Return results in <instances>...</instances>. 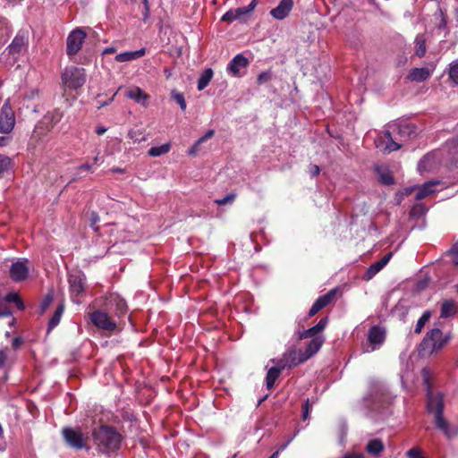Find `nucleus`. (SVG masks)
Returning <instances> with one entry per match:
<instances>
[{
	"label": "nucleus",
	"instance_id": "f257e3e1",
	"mask_svg": "<svg viewBox=\"0 0 458 458\" xmlns=\"http://www.w3.org/2000/svg\"><path fill=\"white\" fill-rule=\"evenodd\" d=\"M424 384L427 391V411L434 416L436 428L440 430L446 437L451 438L456 435L457 431L444 418V395L440 392H434L429 384L430 370L424 368L421 371Z\"/></svg>",
	"mask_w": 458,
	"mask_h": 458
},
{
	"label": "nucleus",
	"instance_id": "f03ea898",
	"mask_svg": "<svg viewBox=\"0 0 458 458\" xmlns=\"http://www.w3.org/2000/svg\"><path fill=\"white\" fill-rule=\"evenodd\" d=\"M95 445L102 453L116 451L121 445V435L110 426H101L93 431Z\"/></svg>",
	"mask_w": 458,
	"mask_h": 458
},
{
	"label": "nucleus",
	"instance_id": "7ed1b4c3",
	"mask_svg": "<svg viewBox=\"0 0 458 458\" xmlns=\"http://www.w3.org/2000/svg\"><path fill=\"white\" fill-rule=\"evenodd\" d=\"M391 395L386 386L379 382L373 381L369 386V392L364 398L366 405L372 410H378L381 406L389 403Z\"/></svg>",
	"mask_w": 458,
	"mask_h": 458
},
{
	"label": "nucleus",
	"instance_id": "20e7f679",
	"mask_svg": "<svg viewBox=\"0 0 458 458\" xmlns=\"http://www.w3.org/2000/svg\"><path fill=\"white\" fill-rule=\"evenodd\" d=\"M447 340L448 338L444 336L440 329L434 328L422 340L420 345V353L421 355H430L442 349Z\"/></svg>",
	"mask_w": 458,
	"mask_h": 458
},
{
	"label": "nucleus",
	"instance_id": "39448f33",
	"mask_svg": "<svg viewBox=\"0 0 458 458\" xmlns=\"http://www.w3.org/2000/svg\"><path fill=\"white\" fill-rule=\"evenodd\" d=\"M87 75L83 68L67 66L61 72L62 83L65 89L76 90L86 82Z\"/></svg>",
	"mask_w": 458,
	"mask_h": 458
},
{
	"label": "nucleus",
	"instance_id": "423d86ee",
	"mask_svg": "<svg viewBox=\"0 0 458 458\" xmlns=\"http://www.w3.org/2000/svg\"><path fill=\"white\" fill-rule=\"evenodd\" d=\"M68 282L72 301L76 304H81L86 291L85 275L81 271L71 273L68 276Z\"/></svg>",
	"mask_w": 458,
	"mask_h": 458
},
{
	"label": "nucleus",
	"instance_id": "0eeeda50",
	"mask_svg": "<svg viewBox=\"0 0 458 458\" xmlns=\"http://www.w3.org/2000/svg\"><path fill=\"white\" fill-rule=\"evenodd\" d=\"M386 337V329L379 326L371 327L367 334V341L362 344L361 349L365 353L379 350L384 344Z\"/></svg>",
	"mask_w": 458,
	"mask_h": 458
},
{
	"label": "nucleus",
	"instance_id": "6e6552de",
	"mask_svg": "<svg viewBox=\"0 0 458 458\" xmlns=\"http://www.w3.org/2000/svg\"><path fill=\"white\" fill-rule=\"evenodd\" d=\"M377 148L384 153H390L401 148L402 144L394 140L390 130H385L377 134L375 139Z\"/></svg>",
	"mask_w": 458,
	"mask_h": 458
},
{
	"label": "nucleus",
	"instance_id": "1a4fd4ad",
	"mask_svg": "<svg viewBox=\"0 0 458 458\" xmlns=\"http://www.w3.org/2000/svg\"><path fill=\"white\" fill-rule=\"evenodd\" d=\"M62 435L65 443L73 449L81 450L86 446L88 438L79 428H64Z\"/></svg>",
	"mask_w": 458,
	"mask_h": 458
},
{
	"label": "nucleus",
	"instance_id": "9d476101",
	"mask_svg": "<svg viewBox=\"0 0 458 458\" xmlns=\"http://www.w3.org/2000/svg\"><path fill=\"white\" fill-rule=\"evenodd\" d=\"M86 36V32L81 28H77L70 32L66 39V53L69 56L78 54Z\"/></svg>",
	"mask_w": 458,
	"mask_h": 458
},
{
	"label": "nucleus",
	"instance_id": "9b49d317",
	"mask_svg": "<svg viewBox=\"0 0 458 458\" xmlns=\"http://www.w3.org/2000/svg\"><path fill=\"white\" fill-rule=\"evenodd\" d=\"M15 124L14 112L10 105L9 99L6 100L0 112V132L9 133Z\"/></svg>",
	"mask_w": 458,
	"mask_h": 458
},
{
	"label": "nucleus",
	"instance_id": "f8f14e48",
	"mask_svg": "<svg viewBox=\"0 0 458 458\" xmlns=\"http://www.w3.org/2000/svg\"><path fill=\"white\" fill-rule=\"evenodd\" d=\"M90 320L94 326L102 330L113 331L116 328V323L106 312L101 310L92 312L90 314Z\"/></svg>",
	"mask_w": 458,
	"mask_h": 458
},
{
	"label": "nucleus",
	"instance_id": "ddd939ff",
	"mask_svg": "<svg viewBox=\"0 0 458 458\" xmlns=\"http://www.w3.org/2000/svg\"><path fill=\"white\" fill-rule=\"evenodd\" d=\"M272 362H277L280 368L284 369L286 368L295 367L300 363L305 361V358L302 356V352H296L294 351L285 352L281 359L272 360Z\"/></svg>",
	"mask_w": 458,
	"mask_h": 458
},
{
	"label": "nucleus",
	"instance_id": "4468645a",
	"mask_svg": "<svg viewBox=\"0 0 458 458\" xmlns=\"http://www.w3.org/2000/svg\"><path fill=\"white\" fill-rule=\"evenodd\" d=\"M27 259H18L13 262L10 267V277L14 282H21L27 279L29 276V267Z\"/></svg>",
	"mask_w": 458,
	"mask_h": 458
},
{
	"label": "nucleus",
	"instance_id": "2eb2a0df",
	"mask_svg": "<svg viewBox=\"0 0 458 458\" xmlns=\"http://www.w3.org/2000/svg\"><path fill=\"white\" fill-rule=\"evenodd\" d=\"M395 141H404L415 134V127L410 123L390 125Z\"/></svg>",
	"mask_w": 458,
	"mask_h": 458
},
{
	"label": "nucleus",
	"instance_id": "dca6fc26",
	"mask_svg": "<svg viewBox=\"0 0 458 458\" xmlns=\"http://www.w3.org/2000/svg\"><path fill=\"white\" fill-rule=\"evenodd\" d=\"M28 43V32L24 30H20L13 39L12 43L9 45L7 50L10 55H19L22 51V49L27 47Z\"/></svg>",
	"mask_w": 458,
	"mask_h": 458
},
{
	"label": "nucleus",
	"instance_id": "f3484780",
	"mask_svg": "<svg viewBox=\"0 0 458 458\" xmlns=\"http://www.w3.org/2000/svg\"><path fill=\"white\" fill-rule=\"evenodd\" d=\"M106 309L109 312H114L116 316H121L126 312L127 305L125 301L120 296L111 294L107 298Z\"/></svg>",
	"mask_w": 458,
	"mask_h": 458
},
{
	"label": "nucleus",
	"instance_id": "a211bd4d",
	"mask_svg": "<svg viewBox=\"0 0 458 458\" xmlns=\"http://www.w3.org/2000/svg\"><path fill=\"white\" fill-rule=\"evenodd\" d=\"M293 7V0H281L278 5L270 11V15L276 20L285 19Z\"/></svg>",
	"mask_w": 458,
	"mask_h": 458
},
{
	"label": "nucleus",
	"instance_id": "6ab92c4d",
	"mask_svg": "<svg viewBox=\"0 0 458 458\" xmlns=\"http://www.w3.org/2000/svg\"><path fill=\"white\" fill-rule=\"evenodd\" d=\"M248 64V59L243 55L238 54L230 61L226 69L233 76H239L240 71L247 67Z\"/></svg>",
	"mask_w": 458,
	"mask_h": 458
},
{
	"label": "nucleus",
	"instance_id": "aec40b11",
	"mask_svg": "<svg viewBox=\"0 0 458 458\" xmlns=\"http://www.w3.org/2000/svg\"><path fill=\"white\" fill-rule=\"evenodd\" d=\"M435 67L413 68L410 71L408 78L411 81L422 82L428 80L433 73Z\"/></svg>",
	"mask_w": 458,
	"mask_h": 458
},
{
	"label": "nucleus",
	"instance_id": "412c9836",
	"mask_svg": "<svg viewBox=\"0 0 458 458\" xmlns=\"http://www.w3.org/2000/svg\"><path fill=\"white\" fill-rule=\"evenodd\" d=\"M335 293V290L329 291L327 294L320 296L311 306L309 316L312 317L317 314L319 310L328 305L333 300Z\"/></svg>",
	"mask_w": 458,
	"mask_h": 458
},
{
	"label": "nucleus",
	"instance_id": "4be33fe9",
	"mask_svg": "<svg viewBox=\"0 0 458 458\" xmlns=\"http://www.w3.org/2000/svg\"><path fill=\"white\" fill-rule=\"evenodd\" d=\"M126 97L133 99L135 102L140 104L143 106H148V101L149 98V96L139 87H132L129 89L126 92Z\"/></svg>",
	"mask_w": 458,
	"mask_h": 458
},
{
	"label": "nucleus",
	"instance_id": "5701e85b",
	"mask_svg": "<svg viewBox=\"0 0 458 458\" xmlns=\"http://www.w3.org/2000/svg\"><path fill=\"white\" fill-rule=\"evenodd\" d=\"M323 344V339L321 337L312 338L304 352H302V356L305 358V360L313 356L318 350L321 348Z\"/></svg>",
	"mask_w": 458,
	"mask_h": 458
},
{
	"label": "nucleus",
	"instance_id": "b1692460",
	"mask_svg": "<svg viewBox=\"0 0 458 458\" xmlns=\"http://www.w3.org/2000/svg\"><path fill=\"white\" fill-rule=\"evenodd\" d=\"M145 48H140L136 51H128L120 53L115 56V60L119 63L131 62L142 57L145 55Z\"/></svg>",
	"mask_w": 458,
	"mask_h": 458
},
{
	"label": "nucleus",
	"instance_id": "393cba45",
	"mask_svg": "<svg viewBox=\"0 0 458 458\" xmlns=\"http://www.w3.org/2000/svg\"><path fill=\"white\" fill-rule=\"evenodd\" d=\"M385 449V445L382 440L378 438L370 439L366 446V452L373 456H378Z\"/></svg>",
	"mask_w": 458,
	"mask_h": 458
},
{
	"label": "nucleus",
	"instance_id": "a878e982",
	"mask_svg": "<svg viewBox=\"0 0 458 458\" xmlns=\"http://www.w3.org/2000/svg\"><path fill=\"white\" fill-rule=\"evenodd\" d=\"M437 184L438 182L437 181H429L420 186L416 193V199H423L431 193L435 192V186H437Z\"/></svg>",
	"mask_w": 458,
	"mask_h": 458
},
{
	"label": "nucleus",
	"instance_id": "bb28decb",
	"mask_svg": "<svg viewBox=\"0 0 458 458\" xmlns=\"http://www.w3.org/2000/svg\"><path fill=\"white\" fill-rule=\"evenodd\" d=\"M276 366L270 368L267 373L266 377V386L268 389H271L277 377L281 374L283 369L280 368V365L277 362H274Z\"/></svg>",
	"mask_w": 458,
	"mask_h": 458
},
{
	"label": "nucleus",
	"instance_id": "cd10ccee",
	"mask_svg": "<svg viewBox=\"0 0 458 458\" xmlns=\"http://www.w3.org/2000/svg\"><path fill=\"white\" fill-rule=\"evenodd\" d=\"M213 77V71L210 68H208L203 71L198 80V90H203L210 82Z\"/></svg>",
	"mask_w": 458,
	"mask_h": 458
},
{
	"label": "nucleus",
	"instance_id": "c85d7f7f",
	"mask_svg": "<svg viewBox=\"0 0 458 458\" xmlns=\"http://www.w3.org/2000/svg\"><path fill=\"white\" fill-rule=\"evenodd\" d=\"M456 308L455 303L453 301H445L441 306L440 317L446 318L455 314Z\"/></svg>",
	"mask_w": 458,
	"mask_h": 458
},
{
	"label": "nucleus",
	"instance_id": "c756f323",
	"mask_svg": "<svg viewBox=\"0 0 458 458\" xmlns=\"http://www.w3.org/2000/svg\"><path fill=\"white\" fill-rule=\"evenodd\" d=\"M64 305L60 304L55 313L53 314V316L51 317L50 320H49V323H48V331L52 330L53 328H55L60 322L61 320V318H62V315L64 313Z\"/></svg>",
	"mask_w": 458,
	"mask_h": 458
},
{
	"label": "nucleus",
	"instance_id": "7c9ffc66",
	"mask_svg": "<svg viewBox=\"0 0 458 458\" xmlns=\"http://www.w3.org/2000/svg\"><path fill=\"white\" fill-rule=\"evenodd\" d=\"M171 145L169 143H165L160 146L152 147L148 149V153L151 157H160L164 154H166L170 151Z\"/></svg>",
	"mask_w": 458,
	"mask_h": 458
},
{
	"label": "nucleus",
	"instance_id": "2f4dec72",
	"mask_svg": "<svg viewBox=\"0 0 458 458\" xmlns=\"http://www.w3.org/2000/svg\"><path fill=\"white\" fill-rule=\"evenodd\" d=\"M435 19L438 21L437 28L439 30H446L447 28V19L444 11L438 7L437 10L434 13Z\"/></svg>",
	"mask_w": 458,
	"mask_h": 458
},
{
	"label": "nucleus",
	"instance_id": "473e14b6",
	"mask_svg": "<svg viewBox=\"0 0 458 458\" xmlns=\"http://www.w3.org/2000/svg\"><path fill=\"white\" fill-rule=\"evenodd\" d=\"M425 38L424 35L419 34L417 35L415 38V44H416V55L419 57L424 56L426 53V44H425Z\"/></svg>",
	"mask_w": 458,
	"mask_h": 458
},
{
	"label": "nucleus",
	"instance_id": "72a5a7b5",
	"mask_svg": "<svg viewBox=\"0 0 458 458\" xmlns=\"http://www.w3.org/2000/svg\"><path fill=\"white\" fill-rule=\"evenodd\" d=\"M63 117V114L59 110H54L53 112H49L45 115L44 120L46 123H51V125L56 124L61 121Z\"/></svg>",
	"mask_w": 458,
	"mask_h": 458
},
{
	"label": "nucleus",
	"instance_id": "f704fd0d",
	"mask_svg": "<svg viewBox=\"0 0 458 458\" xmlns=\"http://www.w3.org/2000/svg\"><path fill=\"white\" fill-rule=\"evenodd\" d=\"M5 302H13L16 304L17 308L21 310H24V304L16 293H9L4 300Z\"/></svg>",
	"mask_w": 458,
	"mask_h": 458
},
{
	"label": "nucleus",
	"instance_id": "c9c22d12",
	"mask_svg": "<svg viewBox=\"0 0 458 458\" xmlns=\"http://www.w3.org/2000/svg\"><path fill=\"white\" fill-rule=\"evenodd\" d=\"M12 165V159L4 155H0V178L4 176Z\"/></svg>",
	"mask_w": 458,
	"mask_h": 458
},
{
	"label": "nucleus",
	"instance_id": "e433bc0d",
	"mask_svg": "<svg viewBox=\"0 0 458 458\" xmlns=\"http://www.w3.org/2000/svg\"><path fill=\"white\" fill-rule=\"evenodd\" d=\"M172 98L180 106L181 109L184 111L186 109V101L182 93L178 92L175 89L171 91Z\"/></svg>",
	"mask_w": 458,
	"mask_h": 458
},
{
	"label": "nucleus",
	"instance_id": "4c0bfd02",
	"mask_svg": "<svg viewBox=\"0 0 458 458\" xmlns=\"http://www.w3.org/2000/svg\"><path fill=\"white\" fill-rule=\"evenodd\" d=\"M256 5H257L256 0H251V2L247 6L240 7V8H237L234 10H235V12H237V15H238L239 19H241L243 15L248 14L250 12H252L254 10V8L256 7Z\"/></svg>",
	"mask_w": 458,
	"mask_h": 458
},
{
	"label": "nucleus",
	"instance_id": "58836bf2",
	"mask_svg": "<svg viewBox=\"0 0 458 458\" xmlns=\"http://www.w3.org/2000/svg\"><path fill=\"white\" fill-rule=\"evenodd\" d=\"M430 318V313L428 311H425L422 316L418 319L416 327H415V333H420L422 328L424 327L425 324L428 321Z\"/></svg>",
	"mask_w": 458,
	"mask_h": 458
},
{
	"label": "nucleus",
	"instance_id": "ea45409f",
	"mask_svg": "<svg viewBox=\"0 0 458 458\" xmlns=\"http://www.w3.org/2000/svg\"><path fill=\"white\" fill-rule=\"evenodd\" d=\"M449 78L454 84H458V61L450 64Z\"/></svg>",
	"mask_w": 458,
	"mask_h": 458
},
{
	"label": "nucleus",
	"instance_id": "a19ab883",
	"mask_svg": "<svg viewBox=\"0 0 458 458\" xmlns=\"http://www.w3.org/2000/svg\"><path fill=\"white\" fill-rule=\"evenodd\" d=\"M379 181L385 185H391L394 183V178L388 171L379 173Z\"/></svg>",
	"mask_w": 458,
	"mask_h": 458
},
{
	"label": "nucleus",
	"instance_id": "79ce46f5",
	"mask_svg": "<svg viewBox=\"0 0 458 458\" xmlns=\"http://www.w3.org/2000/svg\"><path fill=\"white\" fill-rule=\"evenodd\" d=\"M235 20H239V17L237 15V12L235 10H229L227 11L223 16L222 21L225 22H233Z\"/></svg>",
	"mask_w": 458,
	"mask_h": 458
},
{
	"label": "nucleus",
	"instance_id": "37998d69",
	"mask_svg": "<svg viewBox=\"0 0 458 458\" xmlns=\"http://www.w3.org/2000/svg\"><path fill=\"white\" fill-rule=\"evenodd\" d=\"M235 198H236V195L234 193H229L222 199H216L215 203L219 206L225 205L228 203L231 204L234 201Z\"/></svg>",
	"mask_w": 458,
	"mask_h": 458
},
{
	"label": "nucleus",
	"instance_id": "c03bdc74",
	"mask_svg": "<svg viewBox=\"0 0 458 458\" xmlns=\"http://www.w3.org/2000/svg\"><path fill=\"white\" fill-rule=\"evenodd\" d=\"M52 301H53V293H49L45 296L44 300L40 303L41 314L44 313L47 310V308L49 307V305L51 304Z\"/></svg>",
	"mask_w": 458,
	"mask_h": 458
},
{
	"label": "nucleus",
	"instance_id": "a18cd8bd",
	"mask_svg": "<svg viewBox=\"0 0 458 458\" xmlns=\"http://www.w3.org/2000/svg\"><path fill=\"white\" fill-rule=\"evenodd\" d=\"M406 454L409 458H426L422 450L419 447L411 448Z\"/></svg>",
	"mask_w": 458,
	"mask_h": 458
},
{
	"label": "nucleus",
	"instance_id": "49530a36",
	"mask_svg": "<svg viewBox=\"0 0 458 458\" xmlns=\"http://www.w3.org/2000/svg\"><path fill=\"white\" fill-rule=\"evenodd\" d=\"M12 312L10 309L7 307L6 302L3 300H0V318L9 317L11 318Z\"/></svg>",
	"mask_w": 458,
	"mask_h": 458
},
{
	"label": "nucleus",
	"instance_id": "de8ad7c7",
	"mask_svg": "<svg viewBox=\"0 0 458 458\" xmlns=\"http://www.w3.org/2000/svg\"><path fill=\"white\" fill-rule=\"evenodd\" d=\"M448 255L451 257L452 262L454 266L458 267V244H454L448 251Z\"/></svg>",
	"mask_w": 458,
	"mask_h": 458
},
{
	"label": "nucleus",
	"instance_id": "09e8293b",
	"mask_svg": "<svg viewBox=\"0 0 458 458\" xmlns=\"http://www.w3.org/2000/svg\"><path fill=\"white\" fill-rule=\"evenodd\" d=\"M317 334H318V332L315 330L314 327H312L301 332L300 334L299 338L300 339H304V338H309V337L315 338V337H317L316 336Z\"/></svg>",
	"mask_w": 458,
	"mask_h": 458
},
{
	"label": "nucleus",
	"instance_id": "8fccbe9b",
	"mask_svg": "<svg viewBox=\"0 0 458 458\" xmlns=\"http://www.w3.org/2000/svg\"><path fill=\"white\" fill-rule=\"evenodd\" d=\"M391 257L392 253H387L379 261L374 263V267H377V269L380 271L389 262Z\"/></svg>",
	"mask_w": 458,
	"mask_h": 458
},
{
	"label": "nucleus",
	"instance_id": "3c124183",
	"mask_svg": "<svg viewBox=\"0 0 458 458\" xmlns=\"http://www.w3.org/2000/svg\"><path fill=\"white\" fill-rule=\"evenodd\" d=\"M270 80H271V72L268 71L262 72L261 73H259L258 76V79H257L259 84L266 83V82L269 81Z\"/></svg>",
	"mask_w": 458,
	"mask_h": 458
},
{
	"label": "nucleus",
	"instance_id": "603ef678",
	"mask_svg": "<svg viewBox=\"0 0 458 458\" xmlns=\"http://www.w3.org/2000/svg\"><path fill=\"white\" fill-rule=\"evenodd\" d=\"M215 134V131L213 130H208L202 137H200L196 142L195 147H199L200 144L205 142L207 140L213 137Z\"/></svg>",
	"mask_w": 458,
	"mask_h": 458
},
{
	"label": "nucleus",
	"instance_id": "864d4df0",
	"mask_svg": "<svg viewBox=\"0 0 458 458\" xmlns=\"http://www.w3.org/2000/svg\"><path fill=\"white\" fill-rule=\"evenodd\" d=\"M379 272V270L377 269V267H374V265L372 264L367 270L365 276H364V278L366 280H370L373 276H375L377 273Z\"/></svg>",
	"mask_w": 458,
	"mask_h": 458
},
{
	"label": "nucleus",
	"instance_id": "5fc2aeb1",
	"mask_svg": "<svg viewBox=\"0 0 458 458\" xmlns=\"http://www.w3.org/2000/svg\"><path fill=\"white\" fill-rule=\"evenodd\" d=\"M328 319L327 318H322L317 325L314 326V328L318 333L322 331L327 325Z\"/></svg>",
	"mask_w": 458,
	"mask_h": 458
},
{
	"label": "nucleus",
	"instance_id": "6e6d98bb",
	"mask_svg": "<svg viewBox=\"0 0 458 458\" xmlns=\"http://www.w3.org/2000/svg\"><path fill=\"white\" fill-rule=\"evenodd\" d=\"M128 135L134 141H140L145 140L144 137H142L141 139L140 138V136L141 135V132L140 131H130Z\"/></svg>",
	"mask_w": 458,
	"mask_h": 458
},
{
	"label": "nucleus",
	"instance_id": "4d7b16f0",
	"mask_svg": "<svg viewBox=\"0 0 458 458\" xmlns=\"http://www.w3.org/2000/svg\"><path fill=\"white\" fill-rule=\"evenodd\" d=\"M91 171V165L89 164H83L77 167V175H81L82 172H89Z\"/></svg>",
	"mask_w": 458,
	"mask_h": 458
},
{
	"label": "nucleus",
	"instance_id": "13d9d810",
	"mask_svg": "<svg viewBox=\"0 0 458 458\" xmlns=\"http://www.w3.org/2000/svg\"><path fill=\"white\" fill-rule=\"evenodd\" d=\"M342 458H365L361 453H347Z\"/></svg>",
	"mask_w": 458,
	"mask_h": 458
},
{
	"label": "nucleus",
	"instance_id": "bf43d9fd",
	"mask_svg": "<svg viewBox=\"0 0 458 458\" xmlns=\"http://www.w3.org/2000/svg\"><path fill=\"white\" fill-rule=\"evenodd\" d=\"M320 172V169H319V166L317 165H311L310 166V174H311V176H317Z\"/></svg>",
	"mask_w": 458,
	"mask_h": 458
},
{
	"label": "nucleus",
	"instance_id": "052dcab7",
	"mask_svg": "<svg viewBox=\"0 0 458 458\" xmlns=\"http://www.w3.org/2000/svg\"><path fill=\"white\" fill-rule=\"evenodd\" d=\"M7 356L4 351L0 350V369L3 368L5 364Z\"/></svg>",
	"mask_w": 458,
	"mask_h": 458
},
{
	"label": "nucleus",
	"instance_id": "680f3d73",
	"mask_svg": "<svg viewBox=\"0 0 458 458\" xmlns=\"http://www.w3.org/2000/svg\"><path fill=\"white\" fill-rule=\"evenodd\" d=\"M294 437H291L287 439L286 442L283 443L280 446H279V449L277 451H279V453L281 451H284L287 448V446L290 445V443L293 441Z\"/></svg>",
	"mask_w": 458,
	"mask_h": 458
},
{
	"label": "nucleus",
	"instance_id": "e2e57ef3",
	"mask_svg": "<svg viewBox=\"0 0 458 458\" xmlns=\"http://www.w3.org/2000/svg\"><path fill=\"white\" fill-rule=\"evenodd\" d=\"M303 420H307L309 417V400H307L303 405Z\"/></svg>",
	"mask_w": 458,
	"mask_h": 458
},
{
	"label": "nucleus",
	"instance_id": "0e129e2a",
	"mask_svg": "<svg viewBox=\"0 0 458 458\" xmlns=\"http://www.w3.org/2000/svg\"><path fill=\"white\" fill-rule=\"evenodd\" d=\"M22 344V339L21 337H15L13 340V347L14 349H18L20 348V346Z\"/></svg>",
	"mask_w": 458,
	"mask_h": 458
},
{
	"label": "nucleus",
	"instance_id": "69168bd1",
	"mask_svg": "<svg viewBox=\"0 0 458 458\" xmlns=\"http://www.w3.org/2000/svg\"><path fill=\"white\" fill-rule=\"evenodd\" d=\"M39 94V91L38 89H32L30 90L27 95H26V98H30V99H32L36 97H38Z\"/></svg>",
	"mask_w": 458,
	"mask_h": 458
},
{
	"label": "nucleus",
	"instance_id": "338daca9",
	"mask_svg": "<svg viewBox=\"0 0 458 458\" xmlns=\"http://www.w3.org/2000/svg\"><path fill=\"white\" fill-rule=\"evenodd\" d=\"M149 5L144 6L143 20L146 21L149 18Z\"/></svg>",
	"mask_w": 458,
	"mask_h": 458
},
{
	"label": "nucleus",
	"instance_id": "774afa93",
	"mask_svg": "<svg viewBox=\"0 0 458 458\" xmlns=\"http://www.w3.org/2000/svg\"><path fill=\"white\" fill-rule=\"evenodd\" d=\"M107 131V129L106 127H103V126H99L96 129V133L98 135H102L104 134L106 131Z\"/></svg>",
	"mask_w": 458,
	"mask_h": 458
}]
</instances>
